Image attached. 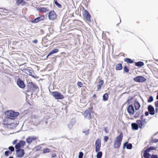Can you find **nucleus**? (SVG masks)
<instances>
[{"label":"nucleus","mask_w":158,"mask_h":158,"mask_svg":"<svg viewBox=\"0 0 158 158\" xmlns=\"http://www.w3.org/2000/svg\"><path fill=\"white\" fill-rule=\"evenodd\" d=\"M5 114L7 116L8 119L14 120L17 118L19 115V113L18 112L11 110L6 112Z\"/></svg>","instance_id":"obj_1"},{"label":"nucleus","mask_w":158,"mask_h":158,"mask_svg":"<svg viewBox=\"0 0 158 158\" xmlns=\"http://www.w3.org/2000/svg\"><path fill=\"white\" fill-rule=\"evenodd\" d=\"M158 112V108L156 107L155 109V112L156 113H157Z\"/></svg>","instance_id":"obj_60"},{"label":"nucleus","mask_w":158,"mask_h":158,"mask_svg":"<svg viewBox=\"0 0 158 158\" xmlns=\"http://www.w3.org/2000/svg\"><path fill=\"white\" fill-rule=\"evenodd\" d=\"M16 4L17 6L21 5L22 6L24 5L27 3L26 1L24 0H16Z\"/></svg>","instance_id":"obj_24"},{"label":"nucleus","mask_w":158,"mask_h":158,"mask_svg":"<svg viewBox=\"0 0 158 158\" xmlns=\"http://www.w3.org/2000/svg\"><path fill=\"white\" fill-rule=\"evenodd\" d=\"M8 158H14L13 156H10Z\"/></svg>","instance_id":"obj_64"},{"label":"nucleus","mask_w":158,"mask_h":158,"mask_svg":"<svg viewBox=\"0 0 158 158\" xmlns=\"http://www.w3.org/2000/svg\"><path fill=\"white\" fill-rule=\"evenodd\" d=\"M156 99L157 100H158V94H157V96H156Z\"/></svg>","instance_id":"obj_63"},{"label":"nucleus","mask_w":158,"mask_h":158,"mask_svg":"<svg viewBox=\"0 0 158 158\" xmlns=\"http://www.w3.org/2000/svg\"><path fill=\"white\" fill-rule=\"evenodd\" d=\"M57 15L56 12L53 10L50 11L48 14V18L50 20H54L57 18Z\"/></svg>","instance_id":"obj_6"},{"label":"nucleus","mask_w":158,"mask_h":158,"mask_svg":"<svg viewBox=\"0 0 158 158\" xmlns=\"http://www.w3.org/2000/svg\"><path fill=\"white\" fill-rule=\"evenodd\" d=\"M23 72L32 77L37 79L38 78L36 75L34 73L31 67H29L28 69L24 68L23 69Z\"/></svg>","instance_id":"obj_4"},{"label":"nucleus","mask_w":158,"mask_h":158,"mask_svg":"<svg viewBox=\"0 0 158 158\" xmlns=\"http://www.w3.org/2000/svg\"><path fill=\"white\" fill-rule=\"evenodd\" d=\"M18 141V140L17 139H16L13 142H12V144L13 145H14L15 144H16L17 143V141Z\"/></svg>","instance_id":"obj_52"},{"label":"nucleus","mask_w":158,"mask_h":158,"mask_svg":"<svg viewBox=\"0 0 158 158\" xmlns=\"http://www.w3.org/2000/svg\"><path fill=\"white\" fill-rule=\"evenodd\" d=\"M140 114V110H139L137 112H136L135 113V115H134V117L135 118H138Z\"/></svg>","instance_id":"obj_37"},{"label":"nucleus","mask_w":158,"mask_h":158,"mask_svg":"<svg viewBox=\"0 0 158 158\" xmlns=\"http://www.w3.org/2000/svg\"><path fill=\"white\" fill-rule=\"evenodd\" d=\"M142 152L143 153V156H142V157L143 156V157L144 158H149V157L151 156L149 153L145 152L143 150L142 151ZM141 155H142V153H141Z\"/></svg>","instance_id":"obj_25"},{"label":"nucleus","mask_w":158,"mask_h":158,"mask_svg":"<svg viewBox=\"0 0 158 158\" xmlns=\"http://www.w3.org/2000/svg\"><path fill=\"white\" fill-rule=\"evenodd\" d=\"M133 80L137 82L143 83L145 82L147 79L143 76H139L134 77Z\"/></svg>","instance_id":"obj_8"},{"label":"nucleus","mask_w":158,"mask_h":158,"mask_svg":"<svg viewBox=\"0 0 158 158\" xmlns=\"http://www.w3.org/2000/svg\"><path fill=\"white\" fill-rule=\"evenodd\" d=\"M85 118L88 120H91L94 117L92 109L89 108L84 112L83 114Z\"/></svg>","instance_id":"obj_3"},{"label":"nucleus","mask_w":158,"mask_h":158,"mask_svg":"<svg viewBox=\"0 0 158 158\" xmlns=\"http://www.w3.org/2000/svg\"><path fill=\"white\" fill-rule=\"evenodd\" d=\"M76 120L75 118H72L70 121V123L67 125V127L69 130L71 129L73 126L76 123Z\"/></svg>","instance_id":"obj_16"},{"label":"nucleus","mask_w":158,"mask_h":158,"mask_svg":"<svg viewBox=\"0 0 158 158\" xmlns=\"http://www.w3.org/2000/svg\"><path fill=\"white\" fill-rule=\"evenodd\" d=\"M109 98L108 94L107 93H105L103 96L102 100L104 101H107Z\"/></svg>","instance_id":"obj_34"},{"label":"nucleus","mask_w":158,"mask_h":158,"mask_svg":"<svg viewBox=\"0 0 158 158\" xmlns=\"http://www.w3.org/2000/svg\"><path fill=\"white\" fill-rule=\"evenodd\" d=\"M28 89L26 90L27 92H33L37 89H39L38 86L35 83L32 82L28 83L27 85Z\"/></svg>","instance_id":"obj_2"},{"label":"nucleus","mask_w":158,"mask_h":158,"mask_svg":"<svg viewBox=\"0 0 158 158\" xmlns=\"http://www.w3.org/2000/svg\"><path fill=\"white\" fill-rule=\"evenodd\" d=\"M12 152L9 151V150H7L5 151L4 153V155L5 156H9V155L11 154Z\"/></svg>","instance_id":"obj_38"},{"label":"nucleus","mask_w":158,"mask_h":158,"mask_svg":"<svg viewBox=\"0 0 158 158\" xmlns=\"http://www.w3.org/2000/svg\"><path fill=\"white\" fill-rule=\"evenodd\" d=\"M84 155L83 152H79L78 155V158H83Z\"/></svg>","instance_id":"obj_44"},{"label":"nucleus","mask_w":158,"mask_h":158,"mask_svg":"<svg viewBox=\"0 0 158 158\" xmlns=\"http://www.w3.org/2000/svg\"><path fill=\"white\" fill-rule=\"evenodd\" d=\"M144 116V115L143 114L141 116V117H140L141 120H142L143 119H144L143 118Z\"/></svg>","instance_id":"obj_56"},{"label":"nucleus","mask_w":158,"mask_h":158,"mask_svg":"<svg viewBox=\"0 0 158 158\" xmlns=\"http://www.w3.org/2000/svg\"><path fill=\"white\" fill-rule=\"evenodd\" d=\"M156 149V148L153 146H150L146 149L145 148L143 149L145 152L149 153L152 150H155Z\"/></svg>","instance_id":"obj_23"},{"label":"nucleus","mask_w":158,"mask_h":158,"mask_svg":"<svg viewBox=\"0 0 158 158\" xmlns=\"http://www.w3.org/2000/svg\"><path fill=\"white\" fill-rule=\"evenodd\" d=\"M109 137L107 136H105L104 137V141L105 142H106L109 139Z\"/></svg>","instance_id":"obj_47"},{"label":"nucleus","mask_w":158,"mask_h":158,"mask_svg":"<svg viewBox=\"0 0 158 158\" xmlns=\"http://www.w3.org/2000/svg\"><path fill=\"white\" fill-rule=\"evenodd\" d=\"M56 155L55 153L53 154L52 155V157H55L56 156Z\"/></svg>","instance_id":"obj_58"},{"label":"nucleus","mask_w":158,"mask_h":158,"mask_svg":"<svg viewBox=\"0 0 158 158\" xmlns=\"http://www.w3.org/2000/svg\"><path fill=\"white\" fill-rule=\"evenodd\" d=\"M17 151L15 150L17 157L19 158L23 157L25 154L24 150L22 149H17Z\"/></svg>","instance_id":"obj_11"},{"label":"nucleus","mask_w":158,"mask_h":158,"mask_svg":"<svg viewBox=\"0 0 158 158\" xmlns=\"http://www.w3.org/2000/svg\"><path fill=\"white\" fill-rule=\"evenodd\" d=\"M131 129L132 130H137L139 129L138 124L137 122L136 123H131Z\"/></svg>","instance_id":"obj_21"},{"label":"nucleus","mask_w":158,"mask_h":158,"mask_svg":"<svg viewBox=\"0 0 158 158\" xmlns=\"http://www.w3.org/2000/svg\"><path fill=\"white\" fill-rule=\"evenodd\" d=\"M138 126L139 127V128H140L142 129L143 127V126L140 125H139L138 124Z\"/></svg>","instance_id":"obj_59"},{"label":"nucleus","mask_w":158,"mask_h":158,"mask_svg":"<svg viewBox=\"0 0 158 158\" xmlns=\"http://www.w3.org/2000/svg\"><path fill=\"white\" fill-rule=\"evenodd\" d=\"M123 67L121 64L119 63L117 64L115 67V69L117 70H120L123 69Z\"/></svg>","instance_id":"obj_32"},{"label":"nucleus","mask_w":158,"mask_h":158,"mask_svg":"<svg viewBox=\"0 0 158 158\" xmlns=\"http://www.w3.org/2000/svg\"><path fill=\"white\" fill-rule=\"evenodd\" d=\"M134 106L136 110H138L140 107V103L136 99L135 100Z\"/></svg>","instance_id":"obj_19"},{"label":"nucleus","mask_w":158,"mask_h":158,"mask_svg":"<svg viewBox=\"0 0 158 158\" xmlns=\"http://www.w3.org/2000/svg\"><path fill=\"white\" fill-rule=\"evenodd\" d=\"M48 118H44L41 121L39 122V123L41 125L47 124L48 123Z\"/></svg>","instance_id":"obj_31"},{"label":"nucleus","mask_w":158,"mask_h":158,"mask_svg":"<svg viewBox=\"0 0 158 158\" xmlns=\"http://www.w3.org/2000/svg\"><path fill=\"white\" fill-rule=\"evenodd\" d=\"M136 122H137L138 125H139L141 126H143L144 125V123L142 122V121H141L140 120H137L136 121Z\"/></svg>","instance_id":"obj_42"},{"label":"nucleus","mask_w":158,"mask_h":158,"mask_svg":"<svg viewBox=\"0 0 158 158\" xmlns=\"http://www.w3.org/2000/svg\"><path fill=\"white\" fill-rule=\"evenodd\" d=\"M26 144L25 141L23 140H20L17 143L15 147V150L17 151V149H20V148L23 147H24Z\"/></svg>","instance_id":"obj_7"},{"label":"nucleus","mask_w":158,"mask_h":158,"mask_svg":"<svg viewBox=\"0 0 158 158\" xmlns=\"http://www.w3.org/2000/svg\"><path fill=\"white\" fill-rule=\"evenodd\" d=\"M132 144L131 143H129L128 142H126L123 144V149H125L126 148L127 149H131L132 148Z\"/></svg>","instance_id":"obj_18"},{"label":"nucleus","mask_w":158,"mask_h":158,"mask_svg":"<svg viewBox=\"0 0 158 158\" xmlns=\"http://www.w3.org/2000/svg\"><path fill=\"white\" fill-rule=\"evenodd\" d=\"M44 39L45 40H48L46 36H45L43 38V39Z\"/></svg>","instance_id":"obj_62"},{"label":"nucleus","mask_w":158,"mask_h":158,"mask_svg":"<svg viewBox=\"0 0 158 158\" xmlns=\"http://www.w3.org/2000/svg\"><path fill=\"white\" fill-rule=\"evenodd\" d=\"M123 69L124 71L126 73H128L129 71V68L126 65L123 67Z\"/></svg>","instance_id":"obj_39"},{"label":"nucleus","mask_w":158,"mask_h":158,"mask_svg":"<svg viewBox=\"0 0 158 158\" xmlns=\"http://www.w3.org/2000/svg\"><path fill=\"white\" fill-rule=\"evenodd\" d=\"M50 152V149L48 148H44L43 151V153H48Z\"/></svg>","instance_id":"obj_43"},{"label":"nucleus","mask_w":158,"mask_h":158,"mask_svg":"<svg viewBox=\"0 0 158 158\" xmlns=\"http://www.w3.org/2000/svg\"><path fill=\"white\" fill-rule=\"evenodd\" d=\"M148 110L150 113V114L151 115H153L155 113V110L154 108L152 105H149L148 107Z\"/></svg>","instance_id":"obj_17"},{"label":"nucleus","mask_w":158,"mask_h":158,"mask_svg":"<svg viewBox=\"0 0 158 158\" xmlns=\"http://www.w3.org/2000/svg\"><path fill=\"white\" fill-rule=\"evenodd\" d=\"M54 3L59 8H62V6L60 3H59L56 0H54Z\"/></svg>","instance_id":"obj_36"},{"label":"nucleus","mask_w":158,"mask_h":158,"mask_svg":"<svg viewBox=\"0 0 158 158\" xmlns=\"http://www.w3.org/2000/svg\"><path fill=\"white\" fill-rule=\"evenodd\" d=\"M52 94L56 99H62L64 98V95L61 93L57 91H53Z\"/></svg>","instance_id":"obj_5"},{"label":"nucleus","mask_w":158,"mask_h":158,"mask_svg":"<svg viewBox=\"0 0 158 158\" xmlns=\"http://www.w3.org/2000/svg\"><path fill=\"white\" fill-rule=\"evenodd\" d=\"M83 15L84 16L85 19L88 21L90 22H91V15L89 13V12L86 10H84V13H83Z\"/></svg>","instance_id":"obj_13"},{"label":"nucleus","mask_w":158,"mask_h":158,"mask_svg":"<svg viewBox=\"0 0 158 158\" xmlns=\"http://www.w3.org/2000/svg\"><path fill=\"white\" fill-rule=\"evenodd\" d=\"M151 156L152 158H158V156L157 155L152 154Z\"/></svg>","instance_id":"obj_49"},{"label":"nucleus","mask_w":158,"mask_h":158,"mask_svg":"<svg viewBox=\"0 0 158 158\" xmlns=\"http://www.w3.org/2000/svg\"><path fill=\"white\" fill-rule=\"evenodd\" d=\"M89 129H87V130H85V131H83L82 132L83 133H85V134L86 135H88L89 133Z\"/></svg>","instance_id":"obj_45"},{"label":"nucleus","mask_w":158,"mask_h":158,"mask_svg":"<svg viewBox=\"0 0 158 158\" xmlns=\"http://www.w3.org/2000/svg\"><path fill=\"white\" fill-rule=\"evenodd\" d=\"M95 152H98L100 150L101 146V140L98 139H96L95 142Z\"/></svg>","instance_id":"obj_10"},{"label":"nucleus","mask_w":158,"mask_h":158,"mask_svg":"<svg viewBox=\"0 0 158 158\" xmlns=\"http://www.w3.org/2000/svg\"><path fill=\"white\" fill-rule=\"evenodd\" d=\"M127 111L130 116L133 115L135 112V109L133 104L129 105L127 108Z\"/></svg>","instance_id":"obj_9"},{"label":"nucleus","mask_w":158,"mask_h":158,"mask_svg":"<svg viewBox=\"0 0 158 158\" xmlns=\"http://www.w3.org/2000/svg\"><path fill=\"white\" fill-rule=\"evenodd\" d=\"M32 42L35 44H36L38 42V40L36 39H35L32 41Z\"/></svg>","instance_id":"obj_55"},{"label":"nucleus","mask_w":158,"mask_h":158,"mask_svg":"<svg viewBox=\"0 0 158 158\" xmlns=\"http://www.w3.org/2000/svg\"><path fill=\"white\" fill-rule=\"evenodd\" d=\"M142 122L143 123H146V119L145 118L143 119L142 120H141Z\"/></svg>","instance_id":"obj_57"},{"label":"nucleus","mask_w":158,"mask_h":158,"mask_svg":"<svg viewBox=\"0 0 158 158\" xmlns=\"http://www.w3.org/2000/svg\"><path fill=\"white\" fill-rule=\"evenodd\" d=\"M77 86L80 87H81L83 86V84L80 81H78L77 83Z\"/></svg>","instance_id":"obj_46"},{"label":"nucleus","mask_w":158,"mask_h":158,"mask_svg":"<svg viewBox=\"0 0 158 158\" xmlns=\"http://www.w3.org/2000/svg\"><path fill=\"white\" fill-rule=\"evenodd\" d=\"M134 64L135 66L139 67H141L144 65V62L142 61L134 62Z\"/></svg>","instance_id":"obj_29"},{"label":"nucleus","mask_w":158,"mask_h":158,"mask_svg":"<svg viewBox=\"0 0 158 158\" xmlns=\"http://www.w3.org/2000/svg\"><path fill=\"white\" fill-rule=\"evenodd\" d=\"M124 60L128 64H132L134 63V59L132 60L131 58H125L124 59Z\"/></svg>","instance_id":"obj_26"},{"label":"nucleus","mask_w":158,"mask_h":158,"mask_svg":"<svg viewBox=\"0 0 158 158\" xmlns=\"http://www.w3.org/2000/svg\"><path fill=\"white\" fill-rule=\"evenodd\" d=\"M121 142L115 140L114 144V148L116 149L119 148L121 145Z\"/></svg>","instance_id":"obj_22"},{"label":"nucleus","mask_w":158,"mask_h":158,"mask_svg":"<svg viewBox=\"0 0 158 158\" xmlns=\"http://www.w3.org/2000/svg\"><path fill=\"white\" fill-rule=\"evenodd\" d=\"M37 137L35 136H29L26 139V142L28 144L31 143L33 141L36 140Z\"/></svg>","instance_id":"obj_15"},{"label":"nucleus","mask_w":158,"mask_h":158,"mask_svg":"<svg viewBox=\"0 0 158 158\" xmlns=\"http://www.w3.org/2000/svg\"><path fill=\"white\" fill-rule=\"evenodd\" d=\"M17 84L19 88L22 89H24L26 86L24 81L20 78L18 79L17 81Z\"/></svg>","instance_id":"obj_12"},{"label":"nucleus","mask_w":158,"mask_h":158,"mask_svg":"<svg viewBox=\"0 0 158 158\" xmlns=\"http://www.w3.org/2000/svg\"><path fill=\"white\" fill-rule=\"evenodd\" d=\"M152 141L153 143H156L158 142V139H153Z\"/></svg>","instance_id":"obj_50"},{"label":"nucleus","mask_w":158,"mask_h":158,"mask_svg":"<svg viewBox=\"0 0 158 158\" xmlns=\"http://www.w3.org/2000/svg\"><path fill=\"white\" fill-rule=\"evenodd\" d=\"M37 10L39 12H43L45 13L49 10V9L46 7H40L36 8Z\"/></svg>","instance_id":"obj_20"},{"label":"nucleus","mask_w":158,"mask_h":158,"mask_svg":"<svg viewBox=\"0 0 158 158\" xmlns=\"http://www.w3.org/2000/svg\"><path fill=\"white\" fill-rule=\"evenodd\" d=\"M153 101V98L152 96H150L147 100V101L148 102H151Z\"/></svg>","instance_id":"obj_40"},{"label":"nucleus","mask_w":158,"mask_h":158,"mask_svg":"<svg viewBox=\"0 0 158 158\" xmlns=\"http://www.w3.org/2000/svg\"><path fill=\"white\" fill-rule=\"evenodd\" d=\"M95 152L97 153L96 155L97 158H101L102 156V152L100 151Z\"/></svg>","instance_id":"obj_35"},{"label":"nucleus","mask_w":158,"mask_h":158,"mask_svg":"<svg viewBox=\"0 0 158 158\" xmlns=\"http://www.w3.org/2000/svg\"><path fill=\"white\" fill-rule=\"evenodd\" d=\"M45 19L44 15H42L38 17L31 21V22L33 23H37L40 21L44 20Z\"/></svg>","instance_id":"obj_14"},{"label":"nucleus","mask_w":158,"mask_h":158,"mask_svg":"<svg viewBox=\"0 0 158 158\" xmlns=\"http://www.w3.org/2000/svg\"><path fill=\"white\" fill-rule=\"evenodd\" d=\"M15 148L13 146H11L8 147V149L9 151L12 152L15 151Z\"/></svg>","instance_id":"obj_41"},{"label":"nucleus","mask_w":158,"mask_h":158,"mask_svg":"<svg viewBox=\"0 0 158 158\" xmlns=\"http://www.w3.org/2000/svg\"><path fill=\"white\" fill-rule=\"evenodd\" d=\"M96 97V95L95 94H94L93 96V98H95Z\"/></svg>","instance_id":"obj_61"},{"label":"nucleus","mask_w":158,"mask_h":158,"mask_svg":"<svg viewBox=\"0 0 158 158\" xmlns=\"http://www.w3.org/2000/svg\"><path fill=\"white\" fill-rule=\"evenodd\" d=\"M134 98V97L129 96L127 102H126L124 104H125L126 103H127L128 105L129 104L131 103V101L133 100Z\"/></svg>","instance_id":"obj_33"},{"label":"nucleus","mask_w":158,"mask_h":158,"mask_svg":"<svg viewBox=\"0 0 158 158\" xmlns=\"http://www.w3.org/2000/svg\"><path fill=\"white\" fill-rule=\"evenodd\" d=\"M59 51V50L57 48H54L50 51L48 53V56L56 53Z\"/></svg>","instance_id":"obj_30"},{"label":"nucleus","mask_w":158,"mask_h":158,"mask_svg":"<svg viewBox=\"0 0 158 158\" xmlns=\"http://www.w3.org/2000/svg\"><path fill=\"white\" fill-rule=\"evenodd\" d=\"M41 147L40 146H38L35 147V148L36 151H38L41 148Z\"/></svg>","instance_id":"obj_48"},{"label":"nucleus","mask_w":158,"mask_h":158,"mask_svg":"<svg viewBox=\"0 0 158 158\" xmlns=\"http://www.w3.org/2000/svg\"><path fill=\"white\" fill-rule=\"evenodd\" d=\"M104 131L106 133H108L109 132L108 130H107V127H104Z\"/></svg>","instance_id":"obj_51"},{"label":"nucleus","mask_w":158,"mask_h":158,"mask_svg":"<svg viewBox=\"0 0 158 158\" xmlns=\"http://www.w3.org/2000/svg\"><path fill=\"white\" fill-rule=\"evenodd\" d=\"M98 84L97 85V91L101 89L102 86L103 85L104 81L102 80H101L98 82Z\"/></svg>","instance_id":"obj_28"},{"label":"nucleus","mask_w":158,"mask_h":158,"mask_svg":"<svg viewBox=\"0 0 158 158\" xmlns=\"http://www.w3.org/2000/svg\"><path fill=\"white\" fill-rule=\"evenodd\" d=\"M123 138V133L122 132H121L119 135H118L116 138L115 140H117L118 141H120L121 142Z\"/></svg>","instance_id":"obj_27"},{"label":"nucleus","mask_w":158,"mask_h":158,"mask_svg":"<svg viewBox=\"0 0 158 158\" xmlns=\"http://www.w3.org/2000/svg\"><path fill=\"white\" fill-rule=\"evenodd\" d=\"M149 114H150V113L148 111H146L145 112V115L146 116H148Z\"/></svg>","instance_id":"obj_53"},{"label":"nucleus","mask_w":158,"mask_h":158,"mask_svg":"<svg viewBox=\"0 0 158 158\" xmlns=\"http://www.w3.org/2000/svg\"><path fill=\"white\" fill-rule=\"evenodd\" d=\"M155 105L156 107H158V100L156 101L155 102Z\"/></svg>","instance_id":"obj_54"}]
</instances>
